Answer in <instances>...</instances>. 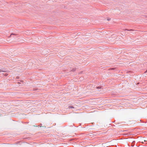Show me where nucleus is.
Listing matches in <instances>:
<instances>
[{"instance_id": "nucleus-1", "label": "nucleus", "mask_w": 147, "mask_h": 147, "mask_svg": "<svg viewBox=\"0 0 147 147\" xmlns=\"http://www.w3.org/2000/svg\"><path fill=\"white\" fill-rule=\"evenodd\" d=\"M127 30V31H132V33H136V31L134 30H133L132 29H130V30H128L127 29H125L124 30Z\"/></svg>"}, {"instance_id": "nucleus-5", "label": "nucleus", "mask_w": 147, "mask_h": 147, "mask_svg": "<svg viewBox=\"0 0 147 147\" xmlns=\"http://www.w3.org/2000/svg\"><path fill=\"white\" fill-rule=\"evenodd\" d=\"M115 69V68H111L110 69V70H114Z\"/></svg>"}, {"instance_id": "nucleus-3", "label": "nucleus", "mask_w": 147, "mask_h": 147, "mask_svg": "<svg viewBox=\"0 0 147 147\" xmlns=\"http://www.w3.org/2000/svg\"><path fill=\"white\" fill-rule=\"evenodd\" d=\"M76 70V69L74 68V69H72L71 70V71H75Z\"/></svg>"}, {"instance_id": "nucleus-8", "label": "nucleus", "mask_w": 147, "mask_h": 147, "mask_svg": "<svg viewBox=\"0 0 147 147\" xmlns=\"http://www.w3.org/2000/svg\"><path fill=\"white\" fill-rule=\"evenodd\" d=\"M145 18H147V16H145Z\"/></svg>"}, {"instance_id": "nucleus-4", "label": "nucleus", "mask_w": 147, "mask_h": 147, "mask_svg": "<svg viewBox=\"0 0 147 147\" xmlns=\"http://www.w3.org/2000/svg\"><path fill=\"white\" fill-rule=\"evenodd\" d=\"M69 108H74V107H73L72 106H69Z\"/></svg>"}, {"instance_id": "nucleus-9", "label": "nucleus", "mask_w": 147, "mask_h": 147, "mask_svg": "<svg viewBox=\"0 0 147 147\" xmlns=\"http://www.w3.org/2000/svg\"><path fill=\"white\" fill-rule=\"evenodd\" d=\"M146 72H147V70H146V71H145V73H146Z\"/></svg>"}, {"instance_id": "nucleus-2", "label": "nucleus", "mask_w": 147, "mask_h": 147, "mask_svg": "<svg viewBox=\"0 0 147 147\" xmlns=\"http://www.w3.org/2000/svg\"><path fill=\"white\" fill-rule=\"evenodd\" d=\"M6 70L4 69H0V72H6Z\"/></svg>"}, {"instance_id": "nucleus-7", "label": "nucleus", "mask_w": 147, "mask_h": 147, "mask_svg": "<svg viewBox=\"0 0 147 147\" xmlns=\"http://www.w3.org/2000/svg\"><path fill=\"white\" fill-rule=\"evenodd\" d=\"M101 88V87H99V86H98V87H97V89H98V88H99H99Z\"/></svg>"}, {"instance_id": "nucleus-11", "label": "nucleus", "mask_w": 147, "mask_h": 147, "mask_svg": "<svg viewBox=\"0 0 147 147\" xmlns=\"http://www.w3.org/2000/svg\"><path fill=\"white\" fill-rule=\"evenodd\" d=\"M5 75L6 76H7V75H6V74H5Z\"/></svg>"}, {"instance_id": "nucleus-10", "label": "nucleus", "mask_w": 147, "mask_h": 147, "mask_svg": "<svg viewBox=\"0 0 147 147\" xmlns=\"http://www.w3.org/2000/svg\"><path fill=\"white\" fill-rule=\"evenodd\" d=\"M107 20H110V19H108Z\"/></svg>"}, {"instance_id": "nucleus-6", "label": "nucleus", "mask_w": 147, "mask_h": 147, "mask_svg": "<svg viewBox=\"0 0 147 147\" xmlns=\"http://www.w3.org/2000/svg\"><path fill=\"white\" fill-rule=\"evenodd\" d=\"M12 35H16V34H11L10 36H11Z\"/></svg>"}]
</instances>
